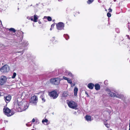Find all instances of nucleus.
Wrapping results in <instances>:
<instances>
[{
    "instance_id": "28",
    "label": "nucleus",
    "mask_w": 130,
    "mask_h": 130,
    "mask_svg": "<svg viewBox=\"0 0 130 130\" xmlns=\"http://www.w3.org/2000/svg\"><path fill=\"white\" fill-rule=\"evenodd\" d=\"M17 74L15 73H13V75L12 77V78H14L15 77L16 75Z\"/></svg>"
},
{
    "instance_id": "44",
    "label": "nucleus",
    "mask_w": 130,
    "mask_h": 130,
    "mask_svg": "<svg viewBox=\"0 0 130 130\" xmlns=\"http://www.w3.org/2000/svg\"><path fill=\"white\" fill-rule=\"evenodd\" d=\"M74 114H76V112H74Z\"/></svg>"
},
{
    "instance_id": "33",
    "label": "nucleus",
    "mask_w": 130,
    "mask_h": 130,
    "mask_svg": "<svg viewBox=\"0 0 130 130\" xmlns=\"http://www.w3.org/2000/svg\"><path fill=\"white\" fill-rule=\"evenodd\" d=\"M18 53H21V54H23V52L22 51H18Z\"/></svg>"
},
{
    "instance_id": "26",
    "label": "nucleus",
    "mask_w": 130,
    "mask_h": 130,
    "mask_svg": "<svg viewBox=\"0 0 130 130\" xmlns=\"http://www.w3.org/2000/svg\"><path fill=\"white\" fill-rule=\"evenodd\" d=\"M68 83H69L71 84L72 83V81L71 79H70L69 78H68V79L67 80Z\"/></svg>"
},
{
    "instance_id": "17",
    "label": "nucleus",
    "mask_w": 130,
    "mask_h": 130,
    "mask_svg": "<svg viewBox=\"0 0 130 130\" xmlns=\"http://www.w3.org/2000/svg\"><path fill=\"white\" fill-rule=\"evenodd\" d=\"M37 15H36L35 14L34 15V19L33 21L34 22H36L37 21V20L38 19V18H37Z\"/></svg>"
},
{
    "instance_id": "6",
    "label": "nucleus",
    "mask_w": 130,
    "mask_h": 130,
    "mask_svg": "<svg viewBox=\"0 0 130 130\" xmlns=\"http://www.w3.org/2000/svg\"><path fill=\"white\" fill-rule=\"evenodd\" d=\"M1 72L2 73L7 72L9 70V68L7 65H5L0 69Z\"/></svg>"
},
{
    "instance_id": "11",
    "label": "nucleus",
    "mask_w": 130,
    "mask_h": 130,
    "mask_svg": "<svg viewBox=\"0 0 130 130\" xmlns=\"http://www.w3.org/2000/svg\"><path fill=\"white\" fill-rule=\"evenodd\" d=\"M106 91L110 96L113 97H115L116 96L115 93L111 91L110 90L109 88H107L106 89Z\"/></svg>"
},
{
    "instance_id": "45",
    "label": "nucleus",
    "mask_w": 130,
    "mask_h": 130,
    "mask_svg": "<svg viewBox=\"0 0 130 130\" xmlns=\"http://www.w3.org/2000/svg\"><path fill=\"white\" fill-rule=\"evenodd\" d=\"M50 30H52V27L50 28Z\"/></svg>"
},
{
    "instance_id": "3",
    "label": "nucleus",
    "mask_w": 130,
    "mask_h": 130,
    "mask_svg": "<svg viewBox=\"0 0 130 130\" xmlns=\"http://www.w3.org/2000/svg\"><path fill=\"white\" fill-rule=\"evenodd\" d=\"M69 106L70 108L75 109H77V104L74 101H71L68 103Z\"/></svg>"
},
{
    "instance_id": "18",
    "label": "nucleus",
    "mask_w": 130,
    "mask_h": 130,
    "mask_svg": "<svg viewBox=\"0 0 130 130\" xmlns=\"http://www.w3.org/2000/svg\"><path fill=\"white\" fill-rule=\"evenodd\" d=\"M28 42L26 41H24L22 45L23 46H26L28 45Z\"/></svg>"
},
{
    "instance_id": "23",
    "label": "nucleus",
    "mask_w": 130,
    "mask_h": 130,
    "mask_svg": "<svg viewBox=\"0 0 130 130\" xmlns=\"http://www.w3.org/2000/svg\"><path fill=\"white\" fill-rule=\"evenodd\" d=\"M63 36L66 40H68L69 38V36L67 34H64Z\"/></svg>"
},
{
    "instance_id": "5",
    "label": "nucleus",
    "mask_w": 130,
    "mask_h": 130,
    "mask_svg": "<svg viewBox=\"0 0 130 130\" xmlns=\"http://www.w3.org/2000/svg\"><path fill=\"white\" fill-rule=\"evenodd\" d=\"M38 101L37 96L35 95L32 97L30 100V103L34 105L36 104Z\"/></svg>"
},
{
    "instance_id": "20",
    "label": "nucleus",
    "mask_w": 130,
    "mask_h": 130,
    "mask_svg": "<svg viewBox=\"0 0 130 130\" xmlns=\"http://www.w3.org/2000/svg\"><path fill=\"white\" fill-rule=\"evenodd\" d=\"M67 73L68 74V75L70 76L73 77V76L72 74V73L70 71L67 72Z\"/></svg>"
},
{
    "instance_id": "38",
    "label": "nucleus",
    "mask_w": 130,
    "mask_h": 130,
    "mask_svg": "<svg viewBox=\"0 0 130 130\" xmlns=\"http://www.w3.org/2000/svg\"><path fill=\"white\" fill-rule=\"evenodd\" d=\"M32 122H35V119L34 118L32 119Z\"/></svg>"
},
{
    "instance_id": "35",
    "label": "nucleus",
    "mask_w": 130,
    "mask_h": 130,
    "mask_svg": "<svg viewBox=\"0 0 130 130\" xmlns=\"http://www.w3.org/2000/svg\"><path fill=\"white\" fill-rule=\"evenodd\" d=\"M26 105V104H25V105H23V104L22 103V105H21V107H22L23 108H24V105Z\"/></svg>"
},
{
    "instance_id": "12",
    "label": "nucleus",
    "mask_w": 130,
    "mask_h": 130,
    "mask_svg": "<svg viewBox=\"0 0 130 130\" xmlns=\"http://www.w3.org/2000/svg\"><path fill=\"white\" fill-rule=\"evenodd\" d=\"M115 97H116L117 98L121 99L122 100L124 98L123 95L122 94H116V96H115Z\"/></svg>"
},
{
    "instance_id": "24",
    "label": "nucleus",
    "mask_w": 130,
    "mask_h": 130,
    "mask_svg": "<svg viewBox=\"0 0 130 130\" xmlns=\"http://www.w3.org/2000/svg\"><path fill=\"white\" fill-rule=\"evenodd\" d=\"M47 18V20L49 21H51L52 20V18H51V17L48 16V17H44V18Z\"/></svg>"
},
{
    "instance_id": "4",
    "label": "nucleus",
    "mask_w": 130,
    "mask_h": 130,
    "mask_svg": "<svg viewBox=\"0 0 130 130\" xmlns=\"http://www.w3.org/2000/svg\"><path fill=\"white\" fill-rule=\"evenodd\" d=\"M49 95L50 97H51L53 99H55L57 98L58 95L56 91L54 90L50 92L49 93Z\"/></svg>"
},
{
    "instance_id": "10",
    "label": "nucleus",
    "mask_w": 130,
    "mask_h": 130,
    "mask_svg": "<svg viewBox=\"0 0 130 130\" xmlns=\"http://www.w3.org/2000/svg\"><path fill=\"white\" fill-rule=\"evenodd\" d=\"M11 98V96L9 95L4 96V100L7 103H8L10 101Z\"/></svg>"
},
{
    "instance_id": "36",
    "label": "nucleus",
    "mask_w": 130,
    "mask_h": 130,
    "mask_svg": "<svg viewBox=\"0 0 130 130\" xmlns=\"http://www.w3.org/2000/svg\"><path fill=\"white\" fill-rule=\"evenodd\" d=\"M108 11L109 12H111L112 11V10L110 8L108 9Z\"/></svg>"
},
{
    "instance_id": "40",
    "label": "nucleus",
    "mask_w": 130,
    "mask_h": 130,
    "mask_svg": "<svg viewBox=\"0 0 130 130\" xmlns=\"http://www.w3.org/2000/svg\"><path fill=\"white\" fill-rule=\"evenodd\" d=\"M53 39H52V41H54V39H54V37H53Z\"/></svg>"
},
{
    "instance_id": "2",
    "label": "nucleus",
    "mask_w": 130,
    "mask_h": 130,
    "mask_svg": "<svg viewBox=\"0 0 130 130\" xmlns=\"http://www.w3.org/2000/svg\"><path fill=\"white\" fill-rule=\"evenodd\" d=\"M61 79L58 78H51L50 79L51 83L53 84L58 85L60 83Z\"/></svg>"
},
{
    "instance_id": "13",
    "label": "nucleus",
    "mask_w": 130,
    "mask_h": 130,
    "mask_svg": "<svg viewBox=\"0 0 130 130\" xmlns=\"http://www.w3.org/2000/svg\"><path fill=\"white\" fill-rule=\"evenodd\" d=\"M88 87L90 89H92L94 86L93 84L92 83H89L88 85Z\"/></svg>"
},
{
    "instance_id": "8",
    "label": "nucleus",
    "mask_w": 130,
    "mask_h": 130,
    "mask_svg": "<svg viewBox=\"0 0 130 130\" xmlns=\"http://www.w3.org/2000/svg\"><path fill=\"white\" fill-rule=\"evenodd\" d=\"M3 111L5 114L8 117H9L12 115V114L11 115L10 114V112L11 110L7 107L4 108Z\"/></svg>"
},
{
    "instance_id": "16",
    "label": "nucleus",
    "mask_w": 130,
    "mask_h": 130,
    "mask_svg": "<svg viewBox=\"0 0 130 130\" xmlns=\"http://www.w3.org/2000/svg\"><path fill=\"white\" fill-rule=\"evenodd\" d=\"M78 91V89L76 87H75L74 90V95L75 96L76 95L77 93V92Z\"/></svg>"
},
{
    "instance_id": "22",
    "label": "nucleus",
    "mask_w": 130,
    "mask_h": 130,
    "mask_svg": "<svg viewBox=\"0 0 130 130\" xmlns=\"http://www.w3.org/2000/svg\"><path fill=\"white\" fill-rule=\"evenodd\" d=\"M94 0H88L87 1V3L89 4H90L92 3L94 1Z\"/></svg>"
},
{
    "instance_id": "32",
    "label": "nucleus",
    "mask_w": 130,
    "mask_h": 130,
    "mask_svg": "<svg viewBox=\"0 0 130 130\" xmlns=\"http://www.w3.org/2000/svg\"><path fill=\"white\" fill-rule=\"evenodd\" d=\"M116 30L118 33H119L120 32V31L119 30L118 28H116Z\"/></svg>"
},
{
    "instance_id": "21",
    "label": "nucleus",
    "mask_w": 130,
    "mask_h": 130,
    "mask_svg": "<svg viewBox=\"0 0 130 130\" xmlns=\"http://www.w3.org/2000/svg\"><path fill=\"white\" fill-rule=\"evenodd\" d=\"M9 30L10 31H12L13 32H16L15 30L13 28H10L9 29Z\"/></svg>"
},
{
    "instance_id": "29",
    "label": "nucleus",
    "mask_w": 130,
    "mask_h": 130,
    "mask_svg": "<svg viewBox=\"0 0 130 130\" xmlns=\"http://www.w3.org/2000/svg\"><path fill=\"white\" fill-rule=\"evenodd\" d=\"M42 92H43V93L42 95H41L40 96V98L41 99L43 98H44V92L43 91Z\"/></svg>"
},
{
    "instance_id": "25",
    "label": "nucleus",
    "mask_w": 130,
    "mask_h": 130,
    "mask_svg": "<svg viewBox=\"0 0 130 130\" xmlns=\"http://www.w3.org/2000/svg\"><path fill=\"white\" fill-rule=\"evenodd\" d=\"M68 94L66 92H64L63 94V96L64 97H66L67 96Z\"/></svg>"
},
{
    "instance_id": "37",
    "label": "nucleus",
    "mask_w": 130,
    "mask_h": 130,
    "mask_svg": "<svg viewBox=\"0 0 130 130\" xmlns=\"http://www.w3.org/2000/svg\"><path fill=\"white\" fill-rule=\"evenodd\" d=\"M42 101L43 102H45V100L44 99V98H42L41 99Z\"/></svg>"
},
{
    "instance_id": "41",
    "label": "nucleus",
    "mask_w": 130,
    "mask_h": 130,
    "mask_svg": "<svg viewBox=\"0 0 130 130\" xmlns=\"http://www.w3.org/2000/svg\"><path fill=\"white\" fill-rule=\"evenodd\" d=\"M38 23L39 24H41V22L40 21H39V22H38Z\"/></svg>"
},
{
    "instance_id": "47",
    "label": "nucleus",
    "mask_w": 130,
    "mask_h": 130,
    "mask_svg": "<svg viewBox=\"0 0 130 130\" xmlns=\"http://www.w3.org/2000/svg\"><path fill=\"white\" fill-rule=\"evenodd\" d=\"M129 128H130V123H129Z\"/></svg>"
},
{
    "instance_id": "43",
    "label": "nucleus",
    "mask_w": 130,
    "mask_h": 130,
    "mask_svg": "<svg viewBox=\"0 0 130 130\" xmlns=\"http://www.w3.org/2000/svg\"><path fill=\"white\" fill-rule=\"evenodd\" d=\"M127 26H128V27H129V23H128V24H127Z\"/></svg>"
},
{
    "instance_id": "15",
    "label": "nucleus",
    "mask_w": 130,
    "mask_h": 130,
    "mask_svg": "<svg viewBox=\"0 0 130 130\" xmlns=\"http://www.w3.org/2000/svg\"><path fill=\"white\" fill-rule=\"evenodd\" d=\"M85 119L87 121H91V117L89 116L86 115L85 117Z\"/></svg>"
},
{
    "instance_id": "48",
    "label": "nucleus",
    "mask_w": 130,
    "mask_h": 130,
    "mask_svg": "<svg viewBox=\"0 0 130 130\" xmlns=\"http://www.w3.org/2000/svg\"><path fill=\"white\" fill-rule=\"evenodd\" d=\"M26 125L27 126H28V124H26Z\"/></svg>"
},
{
    "instance_id": "46",
    "label": "nucleus",
    "mask_w": 130,
    "mask_h": 130,
    "mask_svg": "<svg viewBox=\"0 0 130 130\" xmlns=\"http://www.w3.org/2000/svg\"><path fill=\"white\" fill-rule=\"evenodd\" d=\"M31 20L32 21L33 20V19L32 18L31 19Z\"/></svg>"
},
{
    "instance_id": "30",
    "label": "nucleus",
    "mask_w": 130,
    "mask_h": 130,
    "mask_svg": "<svg viewBox=\"0 0 130 130\" xmlns=\"http://www.w3.org/2000/svg\"><path fill=\"white\" fill-rule=\"evenodd\" d=\"M107 15L108 17H110L111 16V14L110 13L108 12L107 14Z\"/></svg>"
},
{
    "instance_id": "1",
    "label": "nucleus",
    "mask_w": 130,
    "mask_h": 130,
    "mask_svg": "<svg viewBox=\"0 0 130 130\" xmlns=\"http://www.w3.org/2000/svg\"><path fill=\"white\" fill-rule=\"evenodd\" d=\"M22 104V103L21 102H15L14 104V108L18 112H22L24 111L27 109L28 106L27 105H24V108L21 107V105Z\"/></svg>"
},
{
    "instance_id": "14",
    "label": "nucleus",
    "mask_w": 130,
    "mask_h": 130,
    "mask_svg": "<svg viewBox=\"0 0 130 130\" xmlns=\"http://www.w3.org/2000/svg\"><path fill=\"white\" fill-rule=\"evenodd\" d=\"M96 90H98L100 89V85L98 84H96L94 86Z\"/></svg>"
},
{
    "instance_id": "27",
    "label": "nucleus",
    "mask_w": 130,
    "mask_h": 130,
    "mask_svg": "<svg viewBox=\"0 0 130 130\" xmlns=\"http://www.w3.org/2000/svg\"><path fill=\"white\" fill-rule=\"evenodd\" d=\"M105 125L107 128H109L110 126V125L109 124H107V123L105 122L104 123Z\"/></svg>"
},
{
    "instance_id": "39",
    "label": "nucleus",
    "mask_w": 130,
    "mask_h": 130,
    "mask_svg": "<svg viewBox=\"0 0 130 130\" xmlns=\"http://www.w3.org/2000/svg\"><path fill=\"white\" fill-rule=\"evenodd\" d=\"M55 25L54 24H53L51 26V27H54V26Z\"/></svg>"
},
{
    "instance_id": "34",
    "label": "nucleus",
    "mask_w": 130,
    "mask_h": 130,
    "mask_svg": "<svg viewBox=\"0 0 130 130\" xmlns=\"http://www.w3.org/2000/svg\"><path fill=\"white\" fill-rule=\"evenodd\" d=\"M107 80H105L104 82V84L106 85H107Z\"/></svg>"
},
{
    "instance_id": "9",
    "label": "nucleus",
    "mask_w": 130,
    "mask_h": 130,
    "mask_svg": "<svg viewBox=\"0 0 130 130\" xmlns=\"http://www.w3.org/2000/svg\"><path fill=\"white\" fill-rule=\"evenodd\" d=\"M7 78L5 76H2L0 78V84L1 85H4V83L6 82Z\"/></svg>"
},
{
    "instance_id": "19",
    "label": "nucleus",
    "mask_w": 130,
    "mask_h": 130,
    "mask_svg": "<svg viewBox=\"0 0 130 130\" xmlns=\"http://www.w3.org/2000/svg\"><path fill=\"white\" fill-rule=\"evenodd\" d=\"M48 121V120L47 119H46L44 120L43 119L42 120V122L43 123H44V122L46 123V124H45L46 125H47L48 124H47V122Z\"/></svg>"
},
{
    "instance_id": "49",
    "label": "nucleus",
    "mask_w": 130,
    "mask_h": 130,
    "mask_svg": "<svg viewBox=\"0 0 130 130\" xmlns=\"http://www.w3.org/2000/svg\"><path fill=\"white\" fill-rule=\"evenodd\" d=\"M129 130H130V128H129Z\"/></svg>"
},
{
    "instance_id": "31",
    "label": "nucleus",
    "mask_w": 130,
    "mask_h": 130,
    "mask_svg": "<svg viewBox=\"0 0 130 130\" xmlns=\"http://www.w3.org/2000/svg\"><path fill=\"white\" fill-rule=\"evenodd\" d=\"M63 79L66 80H67L69 78H68L65 76H63Z\"/></svg>"
},
{
    "instance_id": "7",
    "label": "nucleus",
    "mask_w": 130,
    "mask_h": 130,
    "mask_svg": "<svg viewBox=\"0 0 130 130\" xmlns=\"http://www.w3.org/2000/svg\"><path fill=\"white\" fill-rule=\"evenodd\" d=\"M56 26L57 29L61 30L63 29L64 25L63 23L60 22L56 24Z\"/></svg>"
},
{
    "instance_id": "42",
    "label": "nucleus",
    "mask_w": 130,
    "mask_h": 130,
    "mask_svg": "<svg viewBox=\"0 0 130 130\" xmlns=\"http://www.w3.org/2000/svg\"><path fill=\"white\" fill-rule=\"evenodd\" d=\"M85 93L86 94V95H87L88 96V93H87L86 92Z\"/></svg>"
}]
</instances>
